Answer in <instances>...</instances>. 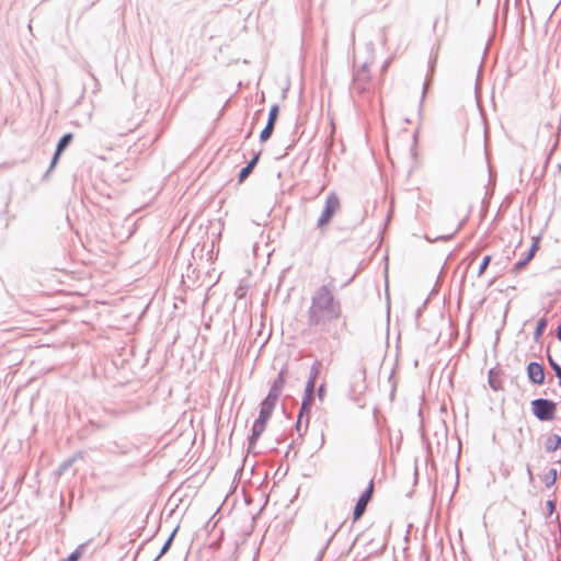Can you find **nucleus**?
<instances>
[{
    "mask_svg": "<svg viewBox=\"0 0 561 561\" xmlns=\"http://www.w3.org/2000/svg\"><path fill=\"white\" fill-rule=\"evenodd\" d=\"M286 376H287V368L283 367L279 370L277 377L273 380L270 391H268V394H272L277 398L280 397L284 386H285V382H286Z\"/></svg>",
    "mask_w": 561,
    "mask_h": 561,
    "instance_id": "10",
    "label": "nucleus"
},
{
    "mask_svg": "<svg viewBox=\"0 0 561 561\" xmlns=\"http://www.w3.org/2000/svg\"><path fill=\"white\" fill-rule=\"evenodd\" d=\"M351 282H353V277H351V278L348 279V282H347L345 285H347V284H348V283H351Z\"/></svg>",
    "mask_w": 561,
    "mask_h": 561,
    "instance_id": "42",
    "label": "nucleus"
},
{
    "mask_svg": "<svg viewBox=\"0 0 561 561\" xmlns=\"http://www.w3.org/2000/svg\"><path fill=\"white\" fill-rule=\"evenodd\" d=\"M557 337L561 342V323L557 328Z\"/></svg>",
    "mask_w": 561,
    "mask_h": 561,
    "instance_id": "36",
    "label": "nucleus"
},
{
    "mask_svg": "<svg viewBox=\"0 0 561 561\" xmlns=\"http://www.w3.org/2000/svg\"><path fill=\"white\" fill-rule=\"evenodd\" d=\"M64 151L59 150V149H55V152L51 157V160H50V164L46 171V173L44 174V179H46L48 176V174L56 168L61 154H62Z\"/></svg>",
    "mask_w": 561,
    "mask_h": 561,
    "instance_id": "24",
    "label": "nucleus"
},
{
    "mask_svg": "<svg viewBox=\"0 0 561 561\" xmlns=\"http://www.w3.org/2000/svg\"><path fill=\"white\" fill-rule=\"evenodd\" d=\"M301 426H302V419H299V416H298L297 421L295 423V428L298 432L299 437H302L306 434L305 431L301 432Z\"/></svg>",
    "mask_w": 561,
    "mask_h": 561,
    "instance_id": "30",
    "label": "nucleus"
},
{
    "mask_svg": "<svg viewBox=\"0 0 561 561\" xmlns=\"http://www.w3.org/2000/svg\"><path fill=\"white\" fill-rule=\"evenodd\" d=\"M548 324L547 318H541L537 321L535 332H534V339L538 341V339L542 335Z\"/></svg>",
    "mask_w": 561,
    "mask_h": 561,
    "instance_id": "20",
    "label": "nucleus"
},
{
    "mask_svg": "<svg viewBox=\"0 0 561 561\" xmlns=\"http://www.w3.org/2000/svg\"><path fill=\"white\" fill-rule=\"evenodd\" d=\"M468 220V216H466L459 224L458 226L456 227L455 231L450 234H446V236H438L434 239V241H447V240H450L458 231H460L463 226L466 225Z\"/></svg>",
    "mask_w": 561,
    "mask_h": 561,
    "instance_id": "21",
    "label": "nucleus"
},
{
    "mask_svg": "<svg viewBox=\"0 0 561 561\" xmlns=\"http://www.w3.org/2000/svg\"><path fill=\"white\" fill-rule=\"evenodd\" d=\"M539 249V243L537 241H534L529 248V250L527 251L526 255L518 260L514 265H513V273L514 274H519L525 267L526 265L534 259L536 252L538 251Z\"/></svg>",
    "mask_w": 561,
    "mask_h": 561,
    "instance_id": "9",
    "label": "nucleus"
},
{
    "mask_svg": "<svg viewBox=\"0 0 561 561\" xmlns=\"http://www.w3.org/2000/svg\"><path fill=\"white\" fill-rule=\"evenodd\" d=\"M526 470H527V476H528L529 482H533L534 481V474H533V471H531V467L529 465H527Z\"/></svg>",
    "mask_w": 561,
    "mask_h": 561,
    "instance_id": "34",
    "label": "nucleus"
},
{
    "mask_svg": "<svg viewBox=\"0 0 561 561\" xmlns=\"http://www.w3.org/2000/svg\"><path fill=\"white\" fill-rule=\"evenodd\" d=\"M366 69H367V64H364L362 67L363 72L366 71Z\"/></svg>",
    "mask_w": 561,
    "mask_h": 561,
    "instance_id": "38",
    "label": "nucleus"
},
{
    "mask_svg": "<svg viewBox=\"0 0 561 561\" xmlns=\"http://www.w3.org/2000/svg\"><path fill=\"white\" fill-rule=\"evenodd\" d=\"M313 401H314V399H309L308 396L302 397V401L300 404L298 415H299V419H304V417L306 419L305 432H307L308 426H309L310 413H311V409L313 405Z\"/></svg>",
    "mask_w": 561,
    "mask_h": 561,
    "instance_id": "12",
    "label": "nucleus"
},
{
    "mask_svg": "<svg viewBox=\"0 0 561 561\" xmlns=\"http://www.w3.org/2000/svg\"><path fill=\"white\" fill-rule=\"evenodd\" d=\"M82 453L78 451L72 457L65 460L58 468V473L62 474L65 471H67L78 459H82Z\"/></svg>",
    "mask_w": 561,
    "mask_h": 561,
    "instance_id": "16",
    "label": "nucleus"
},
{
    "mask_svg": "<svg viewBox=\"0 0 561 561\" xmlns=\"http://www.w3.org/2000/svg\"><path fill=\"white\" fill-rule=\"evenodd\" d=\"M320 368H321V362L316 360L310 368V375L308 378L309 383H316V380L320 373Z\"/></svg>",
    "mask_w": 561,
    "mask_h": 561,
    "instance_id": "25",
    "label": "nucleus"
},
{
    "mask_svg": "<svg viewBox=\"0 0 561 561\" xmlns=\"http://www.w3.org/2000/svg\"><path fill=\"white\" fill-rule=\"evenodd\" d=\"M64 151L59 150V149H55V152L51 157V160H50V164L46 171V173L44 174V179H46L48 176V174L56 168L61 154H62Z\"/></svg>",
    "mask_w": 561,
    "mask_h": 561,
    "instance_id": "22",
    "label": "nucleus"
},
{
    "mask_svg": "<svg viewBox=\"0 0 561 561\" xmlns=\"http://www.w3.org/2000/svg\"><path fill=\"white\" fill-rule=\"evenodd\" d=\"M491 260H492L491 255L483 256V259H482V261L480 263L479 270H478V276H481L485 272V270L488 268Z\"/></svg>",
    "mask_w": 561,
    "mask_h": 561,
    "instance_id": "26",
    "label": "nucleus"
},
{
    "mask_svg": "<svg viewBox=\"0 0 561 561\" xmlns=\"http://www.w3.org/2000/svg\"><path fill=\"white\" fill-rule=\"evenodd\" d=\"M561 448V436L552 433L547 436L545 442V449L547 453H553Z\"/></svg>",
    "mask_w": 561,
    "mask_h": 561,
    "instance_id": "13",
    "label": "nucleus"
},
{
    "mask_svg": "<svg viewBox=\"0 0 561 561\" xmlns=\"http://www.w3.org/2000/svg\"><path fill=\"white\" fill-rule=\"evenodd\" d=\"M332 537L330 539H328L327 543L321 548V550L319 551V554H318V560H321L325 553V550L331 541Z\"/></svg>",
    "mask_w": 561,
    "mask_h": 561,
    "instance_id": "32",
    "label": "nucleus"
},
{
    "mask_svg": "<svg viewBox=\"0 0 561 561\" xmlns=\"http://www.w3.org/2000/svg\"><path fill=\"white\" fill-rule=\"evenodd\" d=\"M354 88L358 91V93H363L366 90L359 73L354 76Z\"/></svg>",
    "mask_w": 561,
    "mask_h": 561,
    "instance_id": "27",
    "label": "nucleus"
},
{
    "mask_svg": "<svg viewBox=\"0 0 561 561\" xmlns=\"http://www.w3.org/2000/svg\"><path fill=\"white\" fill-rule=\"evenodd\" d=\"M558 477V471L556 468H550L542 477V481L546 488H551L554 485Z\"/></svg>",
    "mask_w": 561,
    "mask_h": 561,
    "instance_id": "17",
    "label": "nucleus"
},
{
    "mask_svg": "<svg viewBox=\"0 0 561 561\" xmlns=\"http://www.w3.org/2000/svg\"><path fill=\"white\" fill-rule=\"evenodd\" d=\"M261 157V151L253 154V157L248 161V163L239 171L238 181L242 183L245 181L249 175L253 172Z\"/></svg>",
    "mask_w": 561,
    "mask_h": 561,
    "instance_id": "11",
    "label": "nucleus"
},
{
    "mask_svg": "<svg viewBox=\"0 0 561 561\" xmlns=\"http://www.w3.org/2000/svg\"><path fill=\"white\" fill-rule=\"evenodd\" d=\"M318 398L320 401H323L324 399V396H325V385L324 383H321L319 387H318Z\"/></svg>",
    "mask_w": 561,
    "mask_h": 561,
    "instance_id": "31",
    "label": "nucleus"
},
{
    "mask_svg": "<svg viewBox=\"0 0 561 561\" xmlns=\"http://www.w3.org/2000/svg\"><path fill=\"white\" fill-rule=\"evenodd\" d=\"M556 502L553 500H548L546 502V507H547V512H548V515H552V513L556 511Z\"/></svg>",
    "mask_w": 561,
    "mask_h": 561,
    "instance_id": "29",
    "label": "nucleus"
},
{
    "mask_svg": "<svg viewBox=\"0 0 561 561\" xmlns=\"http://www.w3.org/2000/svg\"><path fill=\"white\" fill-rule=\"evenodd\" d=\"M279 114V105L273 104L268 111L267 122L265 127L260 133V141L266 142L271 136L273 135V131L275 129V124L277 122Z\"/></svg>",
    "mask_w": 561,
    "mask_h": 561,
    "instance_id": "5",
    "label": "nucleus"
},
{
    "mask_svg": "<svg viewBox=\"0 0 561 561\" xmlns=\"http://www.w3.org/2000/svg\"><path fill=\"white\" fill-rule=\"evenodd\" d=\"M64 151L59 150V149H55V152L51 157V160H50V164L46 171V173L44 174V179H46L48 176V174L56 168L61 154H62Z\"/></svg>",
    "mask_w": 561,
    "mask_h": 561,
    "instance_id": "23",
    "label": "nucleus"
},
{
    "mask_svg": "<svg viewBox=\"0 0 561 561\" xmlns=\"http://www.w3.org/2000/svg\"><path fill=\"white\" fill-rule=\"evenodd\" d=\"M277 401V397L267 393V396L262 400L260 404V412L257 417L262 419V421L268 422L276 407Z\"/></svg>",
    "mask_w": 561,
    "mask_h": 561,
    "instance_id": "8",
    "label": "nucleus"
},
{
    "mask_svg": "<svg viewBox=\"0 0 561 561\" xmlns=\"http://www.w3.org/2000/svg\"><path fill=\"white\" fill-rule=\"evenodd\" d=\"M373 494H374V481L370 480L367 488L362 492L358 500L356 501V504H355L354 511H353V522L360 519L362 516L365 514L367 506L373 499Z\"/></svg>",
    "mask_w": 561,
    "mask_h": 561,
    "instance_id": "4",
    "label": "nucleus"
},
{
    "mask_svg": "<svg viewBox=\"0 0 561 561\" xmlns=\"http://www.w3.org/2000/svg\"><path fill=\"white\" fill-rule=\"evenodd\" d=\"M558 404L551 399L537 398L530 401L533 415L540 422H551L556 419Z\"/></svg>",
    "mask_w": 561,
    "mask_h": 561,
    "instance_id": "2",
    "label": "nucleus"
},
{
    "mask_svg": "<svg viewBox=\"0 0 561 561\" xmlns=\"http://www.w3.org/2000/svg\"><path fill=\"white\" fill-rule=\"evenodd\" d=\"M341 208V202L335 192H330L325 198L324 207L317 221V228L324 231Z\"/></svg>",
    "mask_w": 561,
    "mask_h": 561,
    "instance_id": "3",
    "label": "nucleus"
},
{
    "mask_svg": "<svg viewBox=\"0 0 561 561\" xmlns=\"http://www.w3.org/2000/svg\"><path fill=\"white\" fill-rule=\"evenodd\" d=\"M489 386L494 390L499 391L502 389V381L500 378V370L491 368L488 376Z\"/></svg>",
    "mask_w": 561,
    "mask_h": 561,
    "instance_id": "14",
    "label": "nucleus"
},
{
    "mask_svg": "<svg viewBox=\"0 0 561 561\" xmlns=\"http://www.w3.org/2000/svg\"><path fill=\"white\" fill-rule=\"evenodd\" d=\"M413 139H414V141L416 142V139H417V134H416V133H414V135H413Z\"/></svg>",
    "mask_w": 561,
    "mask_h": 561,
    "instance_id": "40",
    "label": "nucleus"
},
{
    "mask_svg": "<svg viewBox=\"0 0 561 561\" xmlns=\"http://www.w3.org/2000/svg\"><path fill=\"white\" fill-rule=\"evenodd\" d=\"M425 93H426V82H424V84H423V92H422V96H421V101H420V108L422 107L423 102L425 100Z\"/></svg>",
    "mask_w": 561,
    "mask_h": 561,
    "instance_id": "33",
    "label": "nucleus"
},
{
    "mask_svg": "<svg viewBox=\"0 0 561 561\" xmlns=\"http://www.w3.org/2000/svg\"><path fill=\"white\" fill-rule=\"evenodd\" d=\"M314 387L316 383H309V381H307L304 396H308L309 399H314Z\"/></svg>",
    "mask_w": 561,
    "mask_h": 561,
    "instance_id": "28",
    "label": "nucleus"
},
{
    "mask_svg": "<svg viewBox=\"0 0 561 561\" xmlns=\"http://www.w3.org/2000/svg\"><path fill=\"white\" fill-rule=\"evenodd\" d=\"M88 543H89V542H84V543L79 545V546H78V547H77V548H76V549H75V550H73V551H72V552L67 557L66 561H79V560L82 558V556H83V553H84V551H85V549H87V547H88Z\"/></svg>",
    "mask_w": 561,
    "mask_h": 561,
    "instance_id": "18",
    "label": "nucleus"
},
{
    "mask_svg": "<svg viewBox=\"0 0 561 561\" xmlns=\"http://www.w3.org/2000/svg\"><path fill=\"white\" fill-rule=\"evenodd\" d=\"M72 139H73V134L72 133L64 134L59 138V140H58V142L56 145V148L61 150V151H65L68 148V146L71 144Z\"/></svg>",
    "mask_w": 561,
    "mask_h": 561,
    "instance_id": "19",
    "label": "nucleus"
},
{
    "mask_svg": "<svg viewBox=\"0 0 561 561\" xmlns=\"http://www.w3.org/2000/svg\"><path fill=\"white\" fill-rule=\"evenodd\" d=\"M333 279L320 286L311 297L307 311L310 328L323 327L341 317V302L333 295Z\"/></svg>",
    "mask_w": 561,
    "mask_h": 561,
    "instance_id": "1",
    "label": "nucleus"
},
{
    "mask_svg": "<svg viewBox=\"0 0 561 561\" xmlns=\"http://www.w3.org/2000/svg\"><path fill=\"white\" fill-rule=\"evenodd\" d=\"M360 373H362V375L365 377V375H366V368H362V369H360Z\"/></svg>",
    "mask_w": 561,
    "mask_h": 561,
    "instance_id": "37",
    "label": "nucleus"
},
{
    "mask_svg": "<svg viewBox=\"0 0 561 561\" xmlns=\"http://www.w3.org/2000/svg\"><path fill=\"white\" fill-rule=\"evenodd\" d=\"M178 530H179V526H176L172 530V533L169 535L168 539L164 541L163 546L161 547L160 552L152 561H158L162 556H164L170 550Z\"/></svg>",
    "mask_w": 561,
    "mask_h": 561,
    "instance_id": "15",
    "label": "nucleus"
},
{
    "mask_svg": "<svg viewBox=\"0 0 561 561\" xmlns=\"http://www.w3.org/2000/svg\"><path fill=\"white\" fill-rule=\"evenodd\" d=\"M324 443V435L322 434L321 445Z\"/></svg>",
    "mask_w": 561,
    "mask_h": 561,
    "instance_id": "41",
    "label": "nucleus"
},
{
    "mask_svg": "<svg viewBox=\"0 0 561 561\" xmlns=\"http://www.w3.org/2000/svg\"><path fill=\"white\" fill-rule=\"evenodd\" d=\"M267 421H262V419L257 417L251 428V434L248 436V453H251L261 437L262 433L265 431Z\"/></svg>",
    "mask_w": 561,
    "mask_h": 561,
    "instance_id": "7",
    "label": "nucleus"
},
{
    "mask_svg": "<svg viewBox=\"0 0 561 561\" xmlns=\"http://www.w3.org/2000/svg\"><path fill=\"white\" fill-rule=\"evenodd\" d=\"M390 62H391V58H388V59L383 62V65H382V67H381V70H382V71H386V70L388 69V67H389Z\"/></svg>",
    "mask_w": 561,
    "mask_h": 561,
    "instance_id": "35",
    "label": "nucleus"
},
{
    "mask_svg": "<svg viewBox=\"0 0 561 561\" xmlns=\"http://www.w3.org/2000/svg\"><path fill=\"white\" fill-rule=\"evenodd\" d=\"M420 316H421V309H417V311H416V319H419Z\"/></svg>",
    "mask_w": 561,
    "mask_h": 561,
    "instance_id": "39",
    "label": "nucleus"
},
{
    "mask_svg": "<svg viewBox=\"0 0 561 561\" xmlns=\"http://www.w3.org/2000/svg\"><path fill=\"white\" fill-rule=\"evenodd\" d=\"M527 378L530 383L541 386L545 382L546 371L542 364L538 362H530L526 367Z\"/></svg>",
    "mask_w": 561,
    "mask_h": 561,
    "instance_id": "6",
    "label": "nucleus"
}]
</instances>
